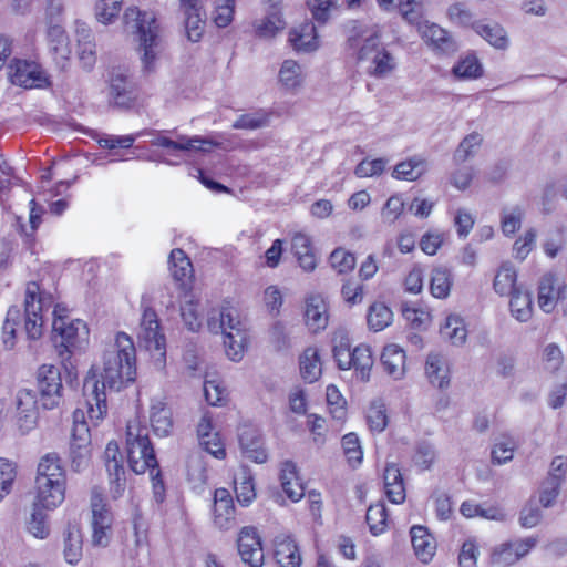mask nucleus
<instances>
[{"label":"nucleus","mask_w":567,"mask_h":567,"mask_svg":"<svg viewBox=\"0 0 567 567\" xmlns=\"http://www.w3.org/2000/svg\"><path fill=\"white\" fill-rule=\"evenodd\" d=\"M235 13V0H215L212 19L218 28L228 27Z\"/></svg>","instance_id":"57"},{"label":"nucleus","mask_w":567,"mask_h":567,"mask_svg":"<svg viewBox=\"0 0 567 567\" xmlns=\"http://www.w3.org/2000/svg\"><path fill=\"white\" fill-rule=\"evenodd\" d=\"M425 374L434 386L440 389L447 386L450 370L446 359L440 353H430L425 361Z\"/></svg>","instance_id":"33"},{"label":"nucleus","mask_w":567,"mask_h":567,"mask_svg":"<svg viewBox=\"0 0 567 567\" xmlns=\"http://www.w3.org/2000/svg\"><path fill=\"white\" fill-rule=\"evenodd\" d=\"M281 486L286 495L292 501L298 502L305 495V488L297 472V465L292 461H285L280 468Z\"/></svg>","instance_id":"27"},{"label":"nucleus","mask_w":567,"mask_h":567,"mask_svg":"<svg viewBox=\"0 0 567 567\" xmlns=\"http://www.w3.org/2000/svg\"><path fill=\"white\" fill-rule=\"evenodd\" d=\"M349 52L367 74L384 79L396 69V59L381 41L377 25L358 29L348 39Z\"/></svg>","instance_id":"2"},{"label":"nucleus","mask_w":567,"mask_h":567,"mask_svg":"<svg viewBox=\"0 0 567 567\" xmlns=\"http://www.w3.org/2000/svg\"><path fill=\"white\" fill-rule=\"evenodd\" d=\"M48 45L58 64H64L71 55V45L64 28L59 23L48 22Z\"/></svg>","instance_id":"21"},{"label":"nucleus","mask_w":567,"mask_h":567,"mask_svg":"<svg viewBox=\"0 0 567 567\" xmlns=\"http://www.w3.org/2000/svg\"><path fill=\"white\" fill-rule=\"evenodd\" d=\"M419 32L422 39L432 45L434 49L440 50L442 52H447L454 49V44L452 39L449 37L447 32L435 23H430L427 21L420 22L419 21Z\"/></svg>","instance_id":"31"},{"label":"nucleus","mask_w":567,"mask_h":567,"mask_svg":"<svg viewBox=\"0 0 567 567\" xmlns=\"http://www.w3.org/2000/svg\"><path fill=\"white\" fill-rule=\"evenodd\" d=\"M52 297L40 291L37 282L27 286L24 311L25 332L30 339H39L42 334L43 312L52 305Z\"/></svg>","instance_id":"7"},{"label":"nucleus","mask_w":567,"mask_h":567,"mask_svg":"<svg viewBox=\"0 0 567 567\" xmlns=\"http://www.w3.org/2000/svg\"><path fill=\"white\" fill-rule=\"evenodd\" d=\"M172 277L181 287H186L193 279L194 269L189 258L182 249H173L168 259Z\"/></svg>","instance_id":"32"},{"label":"nucleus","mask_w":567,"mask_h":567,"mask_svg":"<svg viewBox=\"0 0 567 567\" xmlns=\"http://www.w3.org/2000/svg\"><path fill=\"white\" fill-rule=\"evenodd\" d=\"M427 172V162L425 158L414 156L408 161L395 165L392 176L402 181H416Z\"/></svg>","instance_id":"39"},{"label":"nucleus","mask_w":567,"mask_h":567,"mask_svg":"<svg viewBox=\"0 0 567 567\" xmlns=\"http://www.w3.org/2000/svg\"><path fill=\"white\" fill-rule=\"evenodd\" d=\"M386 509L384 504L371 505L367 511V524L372 535H381L386 528Z\"/></svg>","instance_id":"56"},{"label":"nucleus","mask_w":567,"mask_h":567,"mask_svg":"<svg viewBox=\"0 0 567 567\" xmlns=\"http://www.w3.org/2000/svg\"><path fill=\"white\" fill-rule=\"evenodd\" d=\"M410 534L416 557L424 564L431 561L436 551V542L427 528L415 525L411 528Z\"/></svg>","instance_id":"24"},{"label":"nucleus","mask_w":567,"mask_h":567,"mask_svg":"<svg viewBox=\"0 0 567 567\" xmlns=\"http://www.w3.org/2000/svg\"><path fill=\"white\" fill-rule=\"evenodd\" d=\"M78 56L82 68L90 71L96 62V50L92 31L85 25L76 28Z\"/></svg>","instance_id":"29"},{"label":"nucleus","mask_w":567,"mask_h":567,"mask_svg":"<svg viewBox=\"0 0 567 567\" xmlns=\"http://www.w3.org/2000/svg\"><path fill=\"white\" fill-rule=\"evenodd\" d=\"M126 454L128 465L136 474H144L147 470L152 474L158 466L147 427L136 417L126 425Z\"/></svg>","instance_id":"5"},{"label":"nucleus","mask_w":567,"mask_h":567,"mask_svg":"<svg viewBox=\"0 0 567 567\" xmlns=\"http://www.w3.org/2000/svg\"><path fill=\"white\" fill-rule=\"evenodd\" d=\"M524 216L525 210L519 205L504 208L501 213V229L504 236L512 237L520 228Z\"/></svg>","instance_id":"48"},{"label":"nucleus","mask_w":567,"mask_h":567,"mask_svg":"<svg viewBox=\"0 0 567 567\" xmlns=\"http://www.w3.org/2000/svg\"><path fill=\"white\" fill-rule=\"evenodd\" d=\"M37 379L41 406L45 410L56 408L62 398L60 369L52 364H43L38 370Z\"/></svg>","instance_id":"11"},{"label":"nucleus","mask_w":567,"mask_h":567,"mask_svg":"<svg viewBox=\"0 0 567 567\" xmlns=\"http://www.w3.org/2000/svg\"><path fill=\"white\" fill-rule=\"evenodd\" d=\"M291 245L300 267L306 271H312L317 266V261L312 251L310 238L302 233L296 234L292 237Z\"/></svg>","instance_id":"38"},{"label":"nucleus","mask_w":567,"mask_h":567,"mask_svg":"<svg viewBox=\"0 0 567 567\" xmlns=\"http://www.w3.org/2000/svg\"><path fill=\"white\" fill-rule=\"evenodd\" d=\"M83 540L81 530L70 525L64 534L63 557L70 565H76L83 556Z\"/></svg>","instance_id":"36"},{"label":"nucleus","mask_w":567,"mask_h":567,"mask_svg":"<svg viewBox=\"0 0 567 567\" xmlns=\"http://www.w3.org/2000/svg\"><path fill=\"white\" fill-rule=\"evenodd\" d=\"M54 319L52 323L55 337L61 338V346L68 352L80 350L89 343L90 330L87 324L81 319H69L66 316L59 315L58 308L53 310Z\"/></svg>","instance_id":"9"},{"label":"nucleus","mask_w":567,"mask_h":567,"mask_svg":"<svg viewBox=\"0 0 567 567\" xmlns=\"http://www.w3.org/2000/svg\"><path fill=\"white\" fill-rule=\"evenodd\" d=\"M517 282V271L515 267L509 262L505 261L503 262L499 268L497 269L494 281H493V288L494 291L499 296H511L515 292V290H518L519 287L516 285Z\"/></svg>","instance_id":"35"},{"label":"nucleus","mask_w":567,"mask_h":567,"mask_svg":"<svg viewBox=\"0 0 567 567\" xmlns=\"http://www.w3.org/2000/svg\"><path fill=\"white\" fill-rule=\"evenodd\" d=\"M289 41L293 49L299 52H311L319 47L316 27L312 22L308 21L302 22L290 31Z\"/></svg>","instance_id":"25"},{"label":"nucleus","mask_w":567,"mask_h":567,"mask_svg":"<svg viewBox=\"0 0 567 567\" xmlns=\"http://www.w3.org/2000/svg\"><path fill=\"white\" fill-rule=\"evenodd\" d=\"M452 72L458 79L472 80L483 74V66L475 55L468 54L453 66Z\"/></svg>","instance_id":"49"},{"label":"nucleus","mask_w":567,"mask_h":567,"mask_svg":"<svg viewBox=\"0 0 567 567\" xmlns=\"http://www.w3.org/2000/svg\"><path fill=\"white\" fill-rule=\"evenodd\" d=\"M393 312L383 302L372 303L367 313L368 327L378 332L384 330L392 323Z\"/></svg>","instance_id":"44"},{"label":"nucleus","mask_w":567,"mask_h":567,"mask_svg":"<svg viewBox=\"0 0 567 567\" xmlns=\"http://www.w3.org/2000/svg\"><path fill=\"white\" fill-rule=\"evenodd\" d=\"M381 364L384 371L394 380L405 374V352L398 344H388L381 354Z\"/></svg>","instance_id":"26"},{"label":"nucleus","mask_w":567,"mask_h":567,"mask_svg":"<svg viewBox=\"0 0 567 567\" xmlns=\"http://www.w3.org/2000/svg\"><path fill=\"white\" fill-rule=\"evenodd\" d=\"M278 82L284 90L297 92L305 82L302 66L292 59L285 60L278 72Z\"/></svg>","instance_id":"28"},{"label":"nucleus","mask_w":567,"mask_h":567,"mask_svg":"<svg viewBox=\"0 0 567 567\" xmlns=\"http://www.w3.org/2000/svg\"><path fill=\"white\" fill-rule=\"evenodd\" d=\"M384 493L393 504H402L405 499V487L399 467L388 464L383 473Z\"/></svg>","instance_id":"30"},{"label":"nucleus","mask_w":567,"mask_h":567,"mask_svg":"<svg viewBox=\"0 0 567 567\" xmlns=\"http://www.w3.org/2000/svg\"><path fill=\"white\" fill-rule=\"evenodd\" d=\"M91 507L93 530L92 543L96 546H105L109 542L107 532L111 528L112 516L100 493H92Z\"/></svg>","instance_id":"15"},{"label":"nucleus","mask_w":567,"mask_h":567,"mask_svg":"<svg viewBox=\"0 0 567 567\" xmlns=\"http://www.w3.org/2000/svg\"><path fill=\"white\" fill-rule=\"evenodd\" d=\"M537 233L534 228L527 229L513 245V257L517 260H525L536 244Z\"/></svg>","instance_id":"59"},{"label":"nucleus","mask_w":567,"mask_h":567,"mask_svg":"<svg viewBox=\"0 0 567 567\" xmlns=\"http://www.w3.org/2000/svg\"><path fill=\"white\" fill-rule=\"evenodd\" d=\"M66 481L59 480H35V499L38 507L52 511L59 507L65 498Z\"/></svg>","instance_id":"14"},{"label":"nucleus","mask_w":567,"mask_h":567,"mask_svg":"<svg viewBox=\"0 0 567 567\" xmlns=\"http://www.w3.org/2000/svg\"><path fill=\"white\" fill-rule=\"evenodd\" d=\"M17 466L7 458H0V502L12 491Z\"/></svg>","instance_id":"60"},{"label":"nucleus","mask_w":567,"mask_h":567,"mask_svg":"<svg viewBox=\"0 0 567 567\" xmlns=\"http://www.w3.org/2000/svg\"><path fill=\"white\" fill-rule=\"evenodd\" d=\"M285 28L281 16L277 12L268 14L266 18L255 23V31L259 38H274L280 30Z\"/></svg>","instance_id":"55"},{"label":"nucleus","mask_w":567,"mask_h":567,"mask_svg":"<svg viewBox=\"0 0 567 567\" xmlns=\"http://www.w3.org/2000/svg\"><path fill=\"white\" fill-rule=\"evenodd\" d=\"M9 78L14 85L24 89H44L50 84L41 65L28 60H13L9 65Z\"/></svg>","instance_id":"12"},{"label":"nucleus","mask_w":567,"mask_h":567,"mask_svg":"<svg viewBox=\"0 0 567 567\" xmlns=\"http://www.w3.org/2000/svg\"><path fill=\"white\" fill-rule=\"evenodd\" d=\"M509 310L516 320L527 322L533 315L532 295L520 288L515 290V292L511 295Z\"/></svg>","instance_id":"41"},{"label":"nucleus","mask_w":567,"mask_h":567,"mask_svg":"<svg viewBox=\"0 0 567 567\" xmlns=\"http://www.w3.org/2000/svg\"><path fill=\"white\" fill-rule=\"evenodd\" d=\"M110 95L114 103L120 106H127L135 99L133 81L121 70L112 72Z\"/></svg>","instance_id":"23"},{"label":"nucleus","mask_w":567,"mask_h":567,"mask_svg":"<svg viewBox=\"0 0 567 567\" xmlns=\"http://www.w3.org/2000/svg\"><path fill=\"white\" fill-rule=\"evenodd\" d=\"M373 357L370 347L360 344L352 349L351 369L355 377L362 382H368L373 367Z\"/></svg>","instance_id":"37"},{"label":"nucleus","mask_w":567,"mask_h":567,"mask_svg":"<svg viewBox=\"0 0 567 567\" xmlns=\"http://www.w3.org/2000/svg\"><path fill=\"white\" fill-rule=\"evenodd\" d=\"M124 23L138 37L141 60L145 70L151 71L162 51L158 24L153 12L130 7L124 12Z\"/></svg>","instance_id":"3"},{"label":"nucleus","mask_w":567,"mask_h":567,"mask_svg":"<svg viewBox=\"0 0 567 567\" xmlns=\"http://www.w3.org/2000/svg\"><path fill=\"white\" fill-rule=\"evenodd\" d=\"M235 493L239 504L248 506L256 497L252 477L245 473L240 477H236Z\"/></svg>","instance_id":"62"},{"label":"nucleus","mask_w":567,"mask_h":567,"mask_svg":"<svg viewBox=\"0 0 567 567\" xmlns=\"http://www.w3.org/2000/svg\"><path fill=\"white\" fill-rule=\"evenodd\" d=\"M306 324L312 332L323 330L328 324V307L320 295L307 298L305 311Z\"/></svg>","instance_id":"22"},{"label":"nucleus","mask_w":567,"mask_h":567,"mask_svg":"<svg viewBox=\"0 0 567 567\" xmlns=\"http://www.w3.org/2000/svg\"><path fill=\"white\" fill-rule=\"evenodd\" d=\"M563 286L556 288V279L553 274L544 275L538 284V307L546 313L554 311L558 302L565 305L567 298H563L560 292Z\"/></svg>","instance_id":"20"},{"label":"nucleus","mask_w":567,"mask_h":567,"mask_svg":"<svg viewBox=\"0 0 567 567\" xmlns=\"http://www.w3.org/2000/svg\"><path fill=\"white\" fill-rule=\"evenodd\" d=\"M367 421L371 431H384L388 425L385 405L380 401L373 402L368 410Z\"/></svg>","instance_id":"63"},{"label":"nucleus","mask_w":567,"mask_h":567,"mask_svg":"<svg viewBox=\"0 0 567 567\" xmlns=\"http://www.w3.org/2000/svg\"><path fill=\"white\" fill-rule=\"evenodd\" d=\"M181 316L190 331H198L203 323L199 301L193 297L181 306Z\"/></svg>","instance_id":"50"},{"label":"nucleus","mask_w":567,"mask_h":567,"mask_svg":"<svg viewBox=\"0 0 567 567\" xmlns=\"http://www.w3.org/2000/svg\"><path fill=\"white\" fill-rule=\"evenodd\" d=\"M483 142V137L481 134L473 132L466 135L458 144L453 154V161L455 164L460 165L471 158H473Z\"/></svg>","instance_id":"45"},{"label":"nucleus","mask_w":567,"mask_h":567,"mask_svg":"<svg viewBox=\"0 0 567 567\" xmlns=\"http://www.w3.org/2000/svg\"><path fill=\"white\" fill-rule=\"evenodd\" d=\"M404 210V203L400 195H393L388 198L381 209V219L384 224H394Z\"/></svg>","instance_id":"64"},{"label":"nucleus","mask_w":567,"mask_h":567,"mask_svg":"<svg viewBox=\"0 0 567 567\" xmlns=\"http://www.w3.org/2000/svg\"><path fill=\"white\" fill-rule=\"evenodd\" d=\"M207 326L209 331L224 336L227 357L231 361H240L247 346V331L239 311L231 306H224L218 317H208Z\"/></svg>","instance_id":"4"},{"label":"nucleus","mask_w":567,"mask_h":567,"mask_svg":"<svg viewBox=\"0 0 567 567\" xmlns=\"http://www.w3.org/2000/svg\"><path fill=\"white\" fill-rule=\"evenodd\" d=\"M52 478L59 481H66L65 471L61 464V460L55 453H48L42 456L37 471L35 480Z\"/></svg>","instance_id":"43"},{"label":"nucleus","mask_w":567,"mask_h":567,"mask_svg":"<svg viewBox=\"0 0 567 567\" xmlns=\"http://www.w3.org/2000/svg\"><path fill=\"white\" fill-rule=\"evenodd\" d=\"M440 333L443 339L449 340L455 346H461L466 341L467 329L463 318L458 315H449L441 326Z\"/></svg>","instance_id":"40"},{"label":"nucleus","mask_w":567,"mask_h":567,"mask_svg":"<svg viewBox=\"0 0 567 567\" xmlns=\"http://www.w3.org/2000/svg\"><path fill=\"white\" fill-rule=\"evenodd\" d=\"M478 35L485 39L491 45L496 49H505L508 44L505 30L496 24H484L481 22L472 24Z\"/></svg>","instance_id":"47"},{"label":"nucleus","mask_w":567,"mask_h":567,"mask_svg":"<svg viewBox=\"0 0 567 567\" xmlns=\"http://www.w3.org/2000/svg\"><path fill=\"white\" fill-rule=\"evenodd\" d=\"M73 432L70 445L71 468L81 472L90 465L91 461V435L89 423L84 420V412L76 410L73 413Z\"/></svg>","instance_id":"8"},{"label":"nucleus","mask_w":567,"mask_h":567,"mask_svg":"<svg viewBox=\"0 0 567 567\" xmlns=\"http://www.w3.org/2000/svg\"><path fill=\"white\" fill-rule=\"evenodd\" d=\"M275 558L280 567H300L302 561L297 544L289 536L277 539Z\"/></svg>","instance_id":"34"},{"label":"nucleus","mask_w":567,"mask_h":567,"mask_svg":"<svg viewBox=\"0 0 567 567\" xmlns=\"http://www.w3.org/2000/svg\"><path fill=\"white\" fill-rule=\"evenodd\" d=\"M179 7L185 17V30L188 40L198 42L205 29L202 0H179Z\"/></svg>","instance_id":"17"},{"label":"nucleus","mask_w":567,"mask_h":567,"mask_svg":"<svg viewBox=\"0 0 567 567\" xmlns=\"http://www.w3.org/2000/svg\"><path fill=\"white\" fill-rule=\"evenodd\" d=\"M326 399L331 416L334 420L343 421L347 416V401L334 384L327 386Z\"/></svg>","instance_id":"51"},{"label":"nucleus","mask_w":567,"mask_h":567,"mask_svg":"<svg viewBox=\"0 0 567 567\" xmlns=\"http://www.w3.org/2000/svg\"><path fill=\"white\" fill-rule=\"evenodd\" d=\"M333 358L340 370H351L352 349L350 341L346 336H341L339 340H333Z\"/></svg>","instance_id":"58"},{"label":"nucleus","mask_w":567,"mask_h":567,"mask_svg":"<svg viewBox=\"0 0 567 567\" xmlns=\"http://www.w3.org/2000/svg\"><path fill=\"white\" fill-rule=\"evenodd\" d=\"M136 379V349L132 338L118 332L102 354V367L95 368L84 381L87 417L93 426L107 413L105 390L120 392Z\"/></svg>","instance_id":"1"},{"label":"nucleus","mask_w":567,"mask_h":567,"mask_svg":"<svg viewBox=\"0 0 567 567\" xmlns=\"http://www.w3.org/2000/svg\"><path fill=\"white\" fill-rule=\"evenodd\" d=\"M150 424L153 433L159 437H166L173 429L172 410L161 398H153L150 404Z\"/></svg>","instance_id":"19"},{"label":"nucleus","mask_w":567,"mask_h":567,"mask_svg":"<svg viewBox=\"0 0 567 567\" xmlns=\"http://www.w3.org/2000/svg\"><path fill=\"white\" fill-rule=\"evenodd\" d=\"M214 524L224 530L235 526V506L226 488H217L214 494Z\"/></svg>","instance_id":"18"},{"label":"nucleus","mask_w":567,"mask_h":567,"mask_svg":"<svg viewBox=\"0 0 567 567\" xmlns=\"http://www.w3.org/2000/svg\"><path fill=\"white\" fill-rule=\"evenodd\" d=\"M152 145L166 148L168 154H176L177 152H203L209 153L216 147H221L223 143L214 137H202L199 135L186 136L181 135L176 141L158 134L152 140Z\"/></svg>","instance_id":"10"},{"label":"nucleus","mask_w":567,"mask_h":567,"mask_svg":"<svg viewBox=\"0 0 567 567\" xmlns=\"http://www.w3.org/2000/svg\"><path fill=\"white\" fill-rule=\"evenodd\" d=\"M331 267L340 275L348 274L354 269L355 257L343 248L334 249L330 255Z\"/></svg>","instance_id":"61"},{"label":"nucleus","mask_w":567,"mask_h":567,"mask_svg":"<svg viewBox=\"0 0 567 567\" xmlns=\"http://www.w3.org/2000/svg\"><path fill=\"white\" fill-rule=\"evenodd\" d=\"M123 0H96L95 17L99 22L110 24L115 21L122 10Z\"/></svg>","instance_id":"54"},{"label":"nucleus","mask_w":567,"mask_h":567,"mask_svg":"<svg viewBox=\"0 0 567 567\" xmlns=\"http://www.w3.org/2000/svg\"><path fill=\"white\" fill-rule=\"evenodd\" d=\"M39 403L37 394L31 390H20L17 393L18 425L22 433L31 431L38 422Z\"/></svg>","instance_id":"16"},{"label":"nucleus","mask_w":567,"mask_h":567,"mask_svg":"<svg viewBox=\"0 0 567 567\" xmlns=\"http://www.w3.org/2000/svg\"><path fill=\"white\" fill-rule=\"evenodd\" d=\"M517 447V442L512 436L499 437L492 450V461L495 464L502 465L513 460L514 452Z\"/></svg>","instance_id":"52"},{"label":"nucleus","mask_w":567,"mask_h":567,"mask_svg":"<svg viewBox=\"0 0 567 567\" xmlns=\"http://www.w3.org/2000/svg\"><path fill=\"white\" fill-rule=\"evenodd\" d=\"M237 545L238 553L244 564L249 567H262L265 558L264 548L260 536L255 527H243L238 536Z\"/></svg>","instance_id":"13"},{"label":"nucleus","mask_w":567,"mask_h":567,"mask_svg":"<svg viewBox=\"0 0 567 567\" xmlns=\"http://www.w3.org/2000/svg\"><path fill=\"white\" fill-rule=\"evenodd\" d=\"M142 318L137 333L138 342L152 355L154 364L162 369L166 360V340L161 331V324L156 312L148 306L142 303Z\"/></svg>","instance_id":"6"},{"label":"nucleus","mask_w":567,"mask_h":567,"mask_svg":"<svg viewBox=\"0 0 567 567\" xmlns=\"http://www.w3.org/2000/svg\"><path fill=\"white\" fill-rule=\"evenodd\" d=\"M300 373L309 383L317 381L322 373V364L315 348H307L300 357Z\"/></svg>","instance_id":"42"},{"label":"nucleus","mask_w":567,"mask_h":567,"mask_svg":"<svg viewBox=\"0 0 567 567\" xmlns=\"http://www.w3.org/2000/svg\"><path fill=\"white\" fill-rule=\"evenodd\" d=\"M44 508L32 505L30 518L27 522L28 532L35 538L44 539L50 534L49 525L47 524V515L43 513Z\"/></svg>","instance_id":"53"},{"label":"nucleus","mask_w":567,"mask_h":567,"mask_svg":"<svg viewBox=\"0 0 567 567\" xmlns=\"http://www.w3.org/2000/svg\"><path fill=\"white\" fill-rule=\"evenodd\" d=\"M452 274L449 269L439 267L432 270L430 291L434 298L445 299L452 288Z\"/></svg>","instance_id":"46"}]
</instances>
